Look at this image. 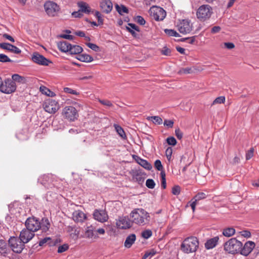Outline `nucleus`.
I'll list each match as a JSON object with an SVG mask.
<instances>
[{"mask_svg": "<svg viewBox=\"0 0 259 259\" xmlns=\"http://www.w3.org/2000/svg\"><path fill=\"white\" fill-rule=\"evenodd\" d=\"M132 223L140 226H145L150 223V214L143 208H135L130 213Z\"/></svg>", "mask_w": 259, "mask_h": 259, "instance_id": "nucleus-1", "label": "nucleus"}, {"mask_svg": "<svg viewBox=\"0 0 259 259\" xmlns=\"http://www.w3.org/2000/svg\"><path fill=\"white\" fill-rule=\"evenodd\" d=\"M199 246L198 239L195 237L186 238L181 245V250L186 253L195 252Z\"/></svg>", "mask_w": 259, "mask_h": 259, "instance_id": "nucleus-2", "label": "nucleus"}, {"mask_svg": "<svg viewBox=\"0 0 259 259\" xmlns=\"http://www.w3.org/2000/svg\"><path fill=\"white\" fill-rule=\"evenodd\" d=\"M242 247L241 242L236 238H231L224 244V249L230 253L234 254L240 252Z\"/></svg>", "mask_w": 259, "mask_h": 259, "instance_id": "nucleus-3", "label": "nucleus"}, {"mask_svg": "<svg viewBox=\"0 0 259 259\" xmlns=\"http://www.w3.org/2000/svg\"><path fill=\"white\" fill-rule=\"evenodd\" d=\"M212 14L211 7L208 5H203L199 7L196 12L197 18L201 21L208 20Z\"/></svg>", "mask_w": 259, "mask_h": 259, "instance_id": "nucleus-4", "label": "nucleus"}, {"mask_svg": "<svg viewBox=\"0 0 259 259\" xmlns=\"http://www.w3.org/2000/svg\"><path fill=\"white\" fill-rule=\"evenodd\" d=\"M42 107L45 111L48 113L54 114L59 110L60 106L58 102L49 98L44 101L42 104Z\"/></svg>", "mask_w": 259, "mask_h": 259, "instance_id": "nucleus-5", "label": "nucleus"}, {"mask_svg": "<svg viewBox=\"0 0 259 259\" xmlns=\"http://www.w3.org/2000/svg\"><path fill=\"white\" fill-rule=\"evenodd\" d=\"M44 9L47 15L50 17L56 16L60 10V7L56 3L50 1L45 3Z\"/></svg>", "mask_w": 259, "mask_h": 259, "instance_id": "nucleus-6", "label": "nucleus"}, {"mask_svg": "<svg viewBox=\"0 0 259 259\" xmlns=\"http://www.w3.org/2000/svg\"><path fill=\"white\" fill-rule=\"evenodd\" d=\"M16 89L15 82L11 79L8 78L4 82L2 81L0 85V91L6 94H11L14 92Z\"/></svg>", "mask_w": 259, "mask_h": 259, "instance_id": "nucleus-7", "label": "nucleus"}, {"mask_svg": "<svg viewBox=\"0 0 259 259\" xmlns=\"http://www.w3.org/2000/svg\"><path fill=\"white\" fill-rule=\"evenodd\" d=\"M9 243L12 250L18 253L22 252L25 244L18 238L15 237H11L9 240Z\"/></svg>", "mask_w": 259, "mask_h": 259, "instance_id": "nucleus-8", "label": "nucleus"}, {"mask_svg": "<svg viewBox=\"0 0 259 259\" xmlns=\"http://www.w3.org/2000/svg\"><path fill=\"white\" fill-rule=\"evenodd\" d=\"M178 30L181 33L187 34L192 30L193 25L190 20L183 19L177 24Z\"/></svg>", "mask_w": 259, "mask_h": 259, "instance_id": "nucleus-9", "label": "nucleus"}, {"mask_svg": "<svg viewBox=\"0 0 259 259\" xmlns=\"http://www.w3.org/2000/svg\"><path fill=\"white\" fill-rule=\"evenodd\" d=\"M62 114L69 121H74L78 116L76 109L71 106L65 107L63 109Z\"/></svg>", "mask_w": 259, "mask_h": 259, "instance_id": "nucleus-10", "label": "nucleus"}, {"mask_svg": "<svg viewBox=\"0 0 259 259\" xmlns=\"http://www.w3.org/2000/svg\"><path fill=\"white\" fill-rule=\"evenodd\" d=\"M151 15L156 21H162L166 17L165 11L159 7H153L150 9Z\"/></svg>", "mask_w": 259, "mask_h": 259, "instance_id": "nucleus-11", "label": "nucleus"}, {"mask_svg": "<svg viewBox=\"0 0 259 259\" xmlns=\"http://www.w3.org/2000/svg\"><path fill=\"white\" fill-rule=\"evenodd\" d=\"M56 178L52 174L44 175L39 177L38 181L45 187L51 188L55 186L54 183Z\"/></svg>", "mask_w": 259, "mask_h": 259, "instance_id": "nucleus-12", "label": "nucleus"}, {"mask_svg": "<svg viewBox=\"0 0 259 259\" xmlns=\"http://www.w3.org/2000/svg\"><path fill=\"white\" fill-rule=\"evenodd\" d=\"M26 228L33 232L37 231L40 227V223L36 218H29L25 222Z\"/></svg>", "mask_w": 259, "mask_h": 259, "instance_id": "nucleus-13", "label": "nucleus"}, {"mask_svg": "<svg viewBox=\"0 0 259 259\" xmlns=\"http://www.w3.org/2000/svg\"><path fill=\"white\" fill-rule=\"evenodd\" d=\"M132 221L125 217H119L116 220V225L118 228L126 229L131 228L132 226Z\"/></svg>", "mask_w": 259, "mask_h": 259, "instance_id": "nucleus-14", "label": "nucleus"}, {"mask_svg": "<svg viewBox=\"0 0 259 259\" xmlns=\"http://www.w3.org/2000/svg\"><path fill=\"white\" fill-rule=\"evenodd\" d=\"M34 236V232L25 228L21 231L19 239L25 244L29 242Z\"/></svg>", "mask_w": 259, "mask_h": 259, "instance_id": "nucleus-15", "label": "nucleus"}, {"mask_svg": "<svg viewBox=\"0 0 259 259\" xmlns=\"http://www.w3.org/2000/svg\"><path fill=\"white\" fill-rule=\"evenodd\" d=\"M31 59L35 63L41 65H48L49 63L51 62L42 55L37 52H35L33 54Z\"/></svg>", "mask_w": 259, "mask_h": 259, "instance_id": "nucleus-16", "label": "nucleus"}, {"mask_svg": "<svg viewBox=\"0 0 259 259\" xmlns=\"http://www.w3.org/2000/svg\"><path fill=\"white\" fill-rule=\"evenodd\" d=\"M93 216L95 220L102 223L106 222L108 218L107 212L103 210H96Z\"/></svg>", "mask_w": 259, "mask_h": 259, "instance_id": "nucleus-17", "label": "nucleus"}, {"mask_svg": "<svg viewBox=\"0 0 259 259\" xmlns=\"http://www.w3.org/2000/svg\"><path fill=\"white\" fill-rule=\"evenodd\" d=\"M255 243L252 241H247L245 243L243 248L240 249V253L245 256L248 255L255 247Z\"/></svg>", "mask_w": 259, "mask_h": 259, "instance_id": "nucleus-18", "label": "nucleus"}, {"mask_svg": "<svg viewBox=\"0 0 259 259\" xmlns=\"http://www.w3.org/2000/svg\"><path fill=\"white\" fill-rule=\"evenodd\" d=\"M84 237L89 239H95L98 238L96 233L95 228L92 225L85 229Z\"/></svg>", "mask_w": 259, "mask_h": 259, "instance_id": "nucleus-19", "label": "nucleus"}, {"mask_svg": "<svg viewBox=\"0 0 259 259\" xmlns=\"http://www.w3.org/2000/svg\"><path fill=\"white\" fill-rule=\"evenodd\" d=\"M100 7L103 13L108 14L112 10L113 5L110 0H103L100 2Z\"/></svg>", "mask_w": 259, "mask_h": 259, "instance_id": "nucleus-20", "label": "nucleus"}, {"mask_svg": "<svg viewBox=\"0 0 259 259\" xmlns=\"http://www.w3.org/2000/svg\"><path fill=\"white\" fill-rule=\"evenodd\" d=\"M73 220L77 223H82L87 219V215L80 210H75L72 213Z\"/></svg>", "mask_w": 259, "mask_h": 259, "instance_id": "nucleus-21", "label": "nucleus"}, {"mask_svg": "<svg viewBox=\"0 0 259 259\" xmlns=\"http://www.w3.org/2000/svg\"><path fill=\"white\" fill-rule=\"evenodd\" d=\"M0 48L4 50L10 51L17 54H19L21 52V51L18 48L9 43H1Z\"/></svg>", "mask_w": 259, "mask_h": 259, "instance_id": "nucleus-22", "label": "nucleus"}, {"mask_svg": "<svg viewBox=\"0 0 259 259\" xmlns=\"http://www.w3.org/2000/svg\"><path fill=\"white\" fill-rule=\"evenodd\" d=\"M219 240V237L218 236H215L213 238L207 240L205 243V247L207 249H212L217 246Z\"/></svg>", "mask_w": 259, "mask_h": 259, "instance_id": "nucleus-23", "label": "nucleus"}, {"mask_svg": "<svg viewBox=\"0 0 259 259\" xmlns=\"http://www.w3.org/2000/svg\"><path fill=\"white\" fill-rule=\"evenodd\" d=\"M70 45L67 41H60L57 43L58 49L62 52H69Z\"/></svg>", "mask_w": 259, "mask_h": 259, "instance_id": "nucleus-24", "label": "nucleus"}, {"mask_svg": "<svg viewBox=\"0 0 259 259\" xmlns=\"http://www.w3.org/2000/svg\"><path fill=\"white\" fill-rule=\"evenodd\" d=\"M135 160L139 164L143 167L144 168L147 170H151L152 169V165L147 160L142 159L139 156H136Z\"/></svg>", "mask_w": 259, "mask_h": 259, "instance_id": "nucleus-25", "label": "nucleus"}, {"mask_svg": "<svg viewBox=\"0 0 259 259\" xmlns=\"http://www.w3.org/2000/svg\"><path fill=\"white\" fill-rule=\"evenodd\" d=\"M136 239V235L134 234H132L128 235L124 243V245L125 247L127 248H130L132 245L135 243Z\"/></svg>", "mask_w": 259, "mask_h": 259, "instance_id": "nucleus-26", "label": "nucleus"}, {"mask_svg": "<svg viewBox=\"0 0 259 259\" xmlns=\"http://www.w3.org/2000/svg\"><path fill=\"white\" fill-rule=\"evenodd\" d=\"M77 5L78 7L79 8V10L82 13H84L86 14H89L91 11V9L90 7H89V5L83 2H80L77 3Z\"/></svg>", "mask_w": 259, "mask_h": 259, "instance_id": "nucleus-27", "label": "nucleus"}, {"mask_svg": "<svg viewBox=\"0 0 259 259\" xmlns=\"http://www.w3.org/2000/svg\"><path fill=\"white\" fill-rule=\"evenodd\" d=\"M83 51L82 48L78 45H70L69 52L71 54H78L81 53Z\"/></svg>", "mask_w": 259, "mask_h": 259, "instance_id": "nucleus-28", "label": "nucleus"}, {"mask_svg": "<svg viewBox=\"0 0 259 259\" xmlns=\"http://www.w3.org/2000/svg\"><path fill=\"white\" fill-rule=\"evenodd\" d=\"M143 174L139 171H135L133 175V179L138 183H142L144 181V178Z\"/></svg>", "mask_w": 259, "mask_h": 259, "instance_id": "nucleus-29", "label": "nucleus"}, {"mask_svg": "<svg viewBox=\"0 0 259 259\" xmlns=\"http://www.w3.org/2000/svg\"><path fill=\"white\" fill-rule=\"evenodd\" d=\"M223 234L225 237H230L235 233V230L233 227H228L223 229Z\"/></svg>", "mask_w": 259, "mask_h": 259, "instance_id": "nucleus-30", "label": "nucleus"}, {"mask_svg": "<svg viewBox=\"0 0 259 259\" xmlns=\"http://www.w3.org/2000/svg\"><path fill=\"white\" fill-rule=\"evenodd\" d=\"M50 226V224L48 219H42L41 220V223H40V229H41L43 232H47L48 231Z\"/></svg>", "mask_w": 259, "mask_h": 259, "instance_id": "nucleus-31", "label": "nucleus"}, {"mask_svg": "<svg viewBox=\"0 0 259 259\" xmlns=\"http://www.w3.org/2000/svg\"><path fill=\"white\" fill-rule=\"evenodd\" d=\"M77 59L80 61L85 62H91L94 60L91 56L86 54H82L79 55Z\"/></svg>", "mask_w": 259, "mask_h": 259, "instance_id": "nucleus-32", "label": "nucleus"}, {"mask_svg": "<svg viewBox=\"0 0 259 259\" xmlns=\"http://www.w3.org/2000/svg\"><path fill=\"white\" fill-rule=\"evenodd\" d=\"M11 79L13 80L14 82L16 81L21 83H25L26 81L25 77L21 76L18 74H13L12 76Z\"/></svg>", "mask_w": 259, "mask_h": 259, "instance_id": "nucleus-33", "label": "nucleus"}, {"mask_svg": "<svg viewBox=\"0 0 259 259\" xmlns=\"http://www.w3.org/2000/svg\"><path fill=\"white\" fill-rule=\"evenodd\" d=\"M115 8H116V11L120 15H123V13H128V9L124 5L119 6L118 5H116L115 6Z\"/></svg>", "mask_w": 259, "mask_h": 259, "instance_id": "nucleus-34", "label": "nucleus"}, {"mask_svg": "<svg viewBox=\"0 0 259 259\" xmlns=\"http://www.w3.org/2000/svg\"><path fill=\"white\" fill-rule=\"evenodd\" d=\"M7 246L5 241L0 240V253L5 255L7 253Z\"/></svg>", "mask_w": 259, "mask_h": 259, "instance_id": "nucleus-35", "label": "nucleus"}, {"mask_svg": "<svg viewBox=\"0 0 259 259\" xmlns=\"http://www.w3.org/2000/svg\"><path fill=\"white\" fill-rule=\"evenodd\" d=\"M114 126L116 132L123 139L126 138V135L123 130V128L119 125L117 124H114Z\"/></svg>", "mask_w": 259, "mask_h": 259, "instance_id": "nucleus-36", "label": "nucleus"}, {"mask_svg": "<svg viewBox=\"0 0 259 259\" xmlns=\"http://www.w3.org/2000/svg\"><path fill=\"white\" fill-rule=\"evenodd\" d=\"M53 243L52 239L49 237H46L40 240L39 242V245L41 246L45 244L51 245Z\"/></svg>", "mask_w": 259, "mask_h": 259, "instance_id": "nucleus-37", "label": "nucleus"}, {"mask_svg": "<svg viewBox=\"0 0 259 259\" xmlns=\"http://www.w3.org/2000/svg\"><path fill=\"white\" fill-rule=\"evenodd\" d=\"M148 119L152 121L155 124H161L162 123V118L158 116L149 117Z\"/></svg>", "mask_w": 259, "mask_h": 259, "instance_id": "nucleus-38", "label": "nucleus"}, {"mask_svg": "<svg viewBox=\"0 0 259 259\" xmlns=\"http://www.w3.org/2000/svg\"><path fill=\"white\" fill-rule=\"evenodd\" d=\"M165 33L169 36H175V37H180V34L175 30L174 29H165L164 30Z\"/></svg>", "mask_w": 259, "mask_h": 259, "instance_id": "nucleus-39", "label": "nucleus"}, {"mask_svg": "<svg viewBox=\"0 0 259 259\" xmlns=\"http://www.w3.org/2000/svg\"><path fill=\"white\" fill-rule=\"evenodd\" d=\"M205 198H206V194L203 192H201L196 195L193 199H192V201L194 200L197 202V201L204 199Z\"/></svg>", "mask_w": 259, "mask_h": 259, "instance_id": "nucleus-40", "label": "nucleus"}, {"mask_svg": "<svg viewBox=\"0 0 259 259\" xmlns=\"http://www.w3.org/2000/svg\"><path fill=\"white\" fill-rule=\"evenodd\" d=\"M134 20L136 22L141 25H144L146 23L143 17L141 16H137L135 17Z\"/></svg>", "mask_w": 259, "mask_h": 259, "instance_id": "nucleus-41", "label": "nucleus"}, {"mask_svg": "<svg viewBox=\"0 0 259 259\" xmlns=\"http://www.w3.org/2000/svg\"><path fill=\"white\" fill-rule=\"evenodd\" d=\"M146 186L149 189H153L155 187V183L152 179H149L146 182Z\"/></svg>", "mask_w": 259, "mask_h": 259, "instance_id": "nucleus-42", "label": "nucleus"}, {"mask_svg": "<svg viewBox=\"0 0 259 259\" xmlns=\"http://www.w3.org/2000/svg\"><path fill=\"white\" fill-rule=\"evenodd\" d=\"M225 101V97L224 96H220L217 98L212 103V105L217 104L224 103Z\"/></svg>", "mask_w": 259, "mask_h": 259, "instance_id": "nucleus-43", "label": "nucleus"}, {"mask_svg": "<svg viewBox=\"0 0 259 259\" xmlns=\"http://www.w3.org/2000/svg\"><path fill=\"white\" fill-rule=\"evenodd\" d=\"M98 101L102 104V105L107 106V107H112L113 106V104L111 101L107 100H101L100 99H98Z\"/></svg>", "mask_w": 259, "mask_h": 259, "instance_id": "nucleus-44", "label": "nucleus"}, {"mask_svg": "<svg viewBox=\"0 0 259 259\" xmlns=\"http://www.w3.org/2000/svg\"><path fill=\"white\" fill-rule=\"evenodd\" d=\"M152 234L151 230H147L142 233V236L145 239H148L152 236Z\"/></svg>", "mask_w": 259, "mask_h": 259, "instance_id": "nucleus-45", "label": "nucleus"}, {"mask_svg": "<svg viewBox=\"0 0 259 259\" xmlns=\"http://www.w3.org/2000/svg\"><path fill=\"white\" fill-rule=\"evenodd\" d=\"M167 143L169 145L175 146L177 144L176 139L173 137H170L166 139Z\"/></svg>", "mask_w": 259, "mask_h": 259, "instance_id": "nucleus-46", "label": "nucleus"}, {"mask_svg": "<svg viewBox=\"0 0 259 259\" xmlns=\"http://www.w3.org/2000/svg\"><path fill=\"white\" fill-rule=\"evenodd\" d=\"M154 166L158 170H162L163 169V166L160 160H156L154 162Z\"/></svg>", "mask_w": 259, "mask_h": 259, "instance_id": "nucleus-47", "label": "nucleus"}, {"mask_svg": "<svg viewBox=\"0 0 259 259\" xmlns=\"http://www.w3.org/2000/svg\"><path fill=\"white\" fill-rule=\"evenodd\" d=\"M64 92H65L66 93H68V94H72V95H78V93L76 91L74 90L71 88H67V87L64 88Z\"/></svg>", "mask_w": 259, "mask_h": 259, "instance_id": "nucleus-48", "label": "nucleus"}, {"mask_svg": "<svg viewBox=\"0 0 259 259\" xmlns=\"http://www.w3.org/2000/svg\"><path fill=\"white\" fill-rule=\"evenodd\" d=\"M10 59L9 58V57L3 54H0V62H11Z\"/></svg>", "mask_w": 259, "mask_h": 259, "instance_id": "nucleus-49", "label": "nucleus"}, {"mask_svg": "<svg viewBox=\"0 0 259 259\" xmlns=\"http://www.w3.org/2000/svg\"><path fill=\"white\" fill-rule=\"evenodd\" d=\"M69 248V246L67 244H64L60 246L58 249V252L62 253L65 251H66Z\"/></svg>", "mask_w": 259, "mask_h": 259, "instance_id": "nucleus-50", "label": "nucleus"}, {"mask_svg": "<svg viewBox=\"0 0 259 259\" xmlns=\"http://www.w3.org/2000/svg\"><path fill=\"white\" fill-rule=\"evenodd\" d=\"M253 152H254V149L253 148H251L249 150H248L246 153V159L249 160L251 158H252L253 156Z\"/></svg>", "mask_w": 259, "mask_h": 259, "instance_id": "nucleus-51", "label": "nucleus"}, {"mask_svg": "<svg viewBox=\"0 0 259 259\" xmlns=\"http://www.w3.org/2000/svg\"><path fill=\"white\" fill-rule=\"evenodd\" d=\"M87 46L93 51L98 52L99 51V47L96 44L92 43H87Z\"/></svg>", "mask_w": 259, "mask_h": 259, "instance_id": "nucleus-52", "label": "nucleus"}, {"mask_svg": "<svg viewBox=\"0 0 259 259\" xmlns=\"http://www.w3.org/2000/svg\"><path fill=\"white\" fill-rule=\"evenodd\" d=\"M172 153V149L171 147H168L165 151V155L167 159L170 160Z\"/></svg>", "mask_w": 259, "mask_h": 259, "instance_id": "nucleus-53", "label": "nucleus"}, {"mask_svg": "<svg viewBox=\"0 0 259 259\" xmlns=\"http://www.w3.org/2000/svg\"><path fill=\"white\" fill-rule=\"evenodd\" d=\"M181 191L180 187L179 186H175L172 188V193L174 195H178L180 194Z\"/></svg>", "mask_w": 259, "mask_h": 259, "instance_id": "nucleus-54", "label": "nucleus"}, {"mask_svg": "<svg viewBox=\"0 0 259 259\" xmlns=\"http://www.w3.org/2000/svg\"><path fill=\"white\" fill-rule=\"evenodd\" d=\"M95 16L97 18L98 21V23H99V24H102L103 23V20L102 18L101 13L98 11H96L95 12Z\"/></svg>", "mask_w": 259, "mask_h": 259, "instance_id": "nucleus-55", "label": "nucleus"}, {"mask_svg": "<svg viewBox=\"0 0 259 259\" xmlns=\"http://www.w3.org/2000/svg\"><path fill=\"white\" fill-rule=\"evenodd\" d=\"M175 135L177 138L181 140L183 136V133L181 132L180 128H178L175 130Z\"/></svg>", "mask_w": 259, "mask_h": 259, "instance_id": "nucleus-56", "label": "nucleus"}, {"mask_svg": "<svg viewBox=\"0 0 259 259\" xmlns=\"http://www.w3.org/2000/svg\"><path fill=\"white\" fill-rule=\"evenodd\" d=\"M148 257H151L157 253V251L154 249H151L146 252Z\"/></svg>", "mask_w": 259, "mask_h": 259, "instance_id": "nucleus-57", "label": "nucleus"}, {"mask_svg": "<svg viewBox=\"0 0 259 259\" xmlns=\"http://www.w3.org/2000/svg\"><path fill=\"white\" fill-rule=\"evenodd\" d=\"M75 34L76 35L80 36V37H85V39L87 40H90V39L89 37L85 36V33L83 31H76L75 32Z\"/></svg>", "mask_w": 259, "mask_h": 259, "instance_id": "nucleus-58", "label": "nucleus"}, {"mask_svg": "<svg viewBox=\"0 0 259 259\" xmlns=\"http://www.w3.org/2000/svg\"><path fill=\"white\" fill-rule=\"evenodd\" d=\"M171 53V51L169 49L164 47L161 50V53L165 56H169Z\"/></svg>", "mask_w": 259, "mask_h": 259, "instance_id": "nucleus-59", "label": "nucleus"}, {"mask_svg": "<svg viewBox=\"0 0 259 259\" xmlns=\"http://www.w3.org/2000/svg\"><path fill=\"white\" fill-rule=\"evenodd\" d=\"M191 68H182L179 71V73L181 74H189L191 73Z\"/></svg>", "mask_w": 259, "mask_h": 259, "instance_id": "nucleus-60", "label": "nucleus"}, {"mask_svg": "<svg viewBox=\"0 0 259 259\" xmlns=\"http://www.w3.org/2000/svg\"><path fill=\"white\" fill-rule=\"evenodd\" d=\"M72 15L74 18H81L83 16L82 12L79 10L77 12H73Z\"/></svg>", "mask_w": 259, "mask_h": 259, "instance_id": "nucleus-61", "label": "nucleus"}, {"mask_svg": "<svg viewBox=\"0 0 259 259\" xmlns=\"http://www.w3.org/2000/svg\"><path fill=\"white\" fill-rule=\"evenodd\" d=\"M241 235L246 238H249L251 236V233L249 231L244 230L240 232Z\"/></svg>", "mask_w": 259, "mask_h": 259, "instance_id": "nucleus-62", "label": "nucleus"}, {"mask_svg": "<svg viewBox=\"0 0 259 259\" xmlns=\"http://www.w3.org/2000/svg\"><path fill=\"white\" fill-rule=\"evenodd\" d=\"M40 90L43 94L48 95L49 93H50V90L45 87H40Z\"/></svg>", "mask_w": 259, "mask_h": 259, "instance_id": "nucleus-63", "label": "nucleus"}, {"mask_svg": "<svg viewBox=\"0 0 259 259\" xmlns=\"http://www.w3.org/2000/svg\"><path fill=\"white\" fill-rule=\"evenodd\" d=\"M164 125L169 127H172L174 125V122L171 120H165Z\"/></svg>", "mask_w": 259, "mask_h": 259, "instance_id": "nucleus-64", "label": "nucleus"}]
</instances>
